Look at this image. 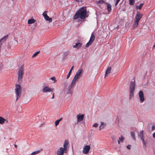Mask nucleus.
I'll use <instances>...</instances> for the list:
<instances>
[{
	"label": "nucleus",
	"instance_id": "f257e3e1",
	"mask_svg": "<svg viewBox=\"0 0 155 155\" xmlns=\"http://www.w3.org/2000/svg\"><path fill=\"white\" fill-rule=\"evenodd\" d=\"M83 69L82 68L79 69L76 72L74 78L70 84V85L68 88V90H69V91L68 92V93H71L70 89L72 88L74 85L78 81L80 77H81L83 74Z\"/></svg>",
	"mask_w": 155,
	"mask_h": 155
},
{
	"label": "nucleus",
	"instance_id": "f03ea898",
	"mask_svg": "<svg viewBox=\"0 0 155 155\" xmlns=\"http://www.w3.org/2000/svg\"><path fill=\"white\" fill-rule=\"evenodd\" d=\"M86 13V7H82L77 11L74 15V18L76 19L80 18L81 19H84L86 17H88Z\"/></svg>",
	"mask_w": 155,
	"mask_h": 155
},
{
	"label": "nucleus",
	"instance_id": "7ed1b4c3",
	"mask_svg": "<svg viewBox=\"0 0 155 155\" xmlns=\"http://www.w3.org/2000/svg\"><path fill=\"white\" fill-rule=\"evenodd\" d=\"M68 141L67 140L64 141L63 147H60L57 151V155H63L64 153H67L68 150Z\"/></svg>",
	"mask_w": 155,
	"mask_h": 155
},
{
	"label": "nucleus",
	"instance_id": "20e7f679",
	"mask_svg": "<svg viewBox=\"0 0 155 155\" xmlns=\"http://www.w3.org/2000/svg\"><path fill=\"white\" fill-rule=\"evenodd\" d=\"M135 86V80L133 79L132 81L130 82V84L129 96L130 99H131L134 96Z\"/></svg>",
	"mask_w": 155,
	"mask_h": 155
},
{
	"label": "nucleus",
	"instance_id": "39448f33",
	"mask_svg": "<svg viewBox=\"0 0 155 155\" xmlns=\"http://www.w3.org/2000/svg\"><path fill=\"white\" fill-rule=\"evenodd\" d=\"M21 87L20 85L16 84L15 89L16 97V101H17L21 97Z\"/></svg>",
	"mask_w": 155,
	"mask_h": 155
},
{
	"label": "nucleus",
	"instance_id": "423d86ee",
	"mask_svg": "<svg viewBox=\"0 0 155 155\" xmlns=\"http://www.w3.org/2000/svg\"><path fill=\"white\" fill-rule=\"evenodd\" d=\"M24 66H21L19 69L18 72V81L20 82L23 78V76L24 74Z\"/></svg>",
	"mask_w": 155,
	"mask_h": 155
},
{
	"label": "nucleus",
	"instance_id": "0eeeda50",
	"mask_svg": "<svg viewBox=\"0 0 155 155\" xmlns=\"http://www.w3.org/2000/svg\"><path fill=\"white\" fill-rule=\"evenodd\" d=\"M95 36L92 33L91 35V37L89 41L86 44L85 47L87 48L89 47L93 43L95 39Z\"/></svg>",
	"mask_w": 155,
	"mask_h": 155
},
{
	"label": "nucleus",
	"instance_id": "6e6552de",
	"mask_svg": "<svg viewBox=\"0 0 155 155\" xmlns=\"http://www.w3.org/2000/svg\"><path fill=\"white\" fill-rule=\"evenodd\" d=\"M138 95L140 102L141 103L143 102L145 100L143 92L142 91H140L138 94Z\"/></svg>",
	"mask_w": 155,
	"mask_h": 155
},
{
	"label": "nucleus",
	"instance_id": "1a4fd4ad",
	"mask_svg": "<svg viewBox=\"0 0 155 155\" xmlns=\"http://www.w3.org/2000/svg\"><path fill=\"white\" fill-rule=\"evenodd\" d=\"M91 149V147L90 145H86L84 147L82 152L84 154H87L89 151Z\"/></svg>",
	"mask_w": 155,
	"mask_h": 155
},
{
	"label": "nucleus",
	"instance_id": "9d476101",
	"mask_svg": "<svg viewBox=\"0 0 155 155\" xmlns=\"http://www.w3.org/2000/svg\"><path fill=\"white\" fill-rule=\"evenodd\" d=\"M143 15L142 14L140 13L139 12H137L135 16V20L139 22V21L142 18Z\"/></svg>",
	"mask_w": 155,
	"mask_h": 155
},
{
	"label": "nucleus",
	"instance_id": "9b49d317",
	"mask_svg": "<svg viewBox=\"0 0 155 155\" xmlns=\"http://www.w3.org/2000/svg\"><path fill=\"white\" fill-rule=\"evenodd\" d=\"M54 90L53 88H51L48 86L44 87L42 90V91L44 93H47V92H52Z\"/></svg>",
	"mask_w": 155,
	"mask_h": 155
},
{
	"label": "nucleus",
	"instance_id": "f8f14e48",
	"mask_svg": "<svg viewBox=\"0 0 155 155\" xmlns=\"http://www.w3.org/2000/svg\"><path fill=\"white\" fill-rule=\"evenodd\" d=\"M43 16L44 17L45 19L48 21L49 22H51L52 19L51 18L49 17L47 15L46 12H45L43 14Z\"/></svg>",
	"mask_w": 155,
	"mask_h": 155
},
{
	"label": "nucleus",
	"instance_id": "ddd939ff",
	"mask_svg": "<svg viewBox=\"0 0 155 155\" xmlns=\"http://www.w3.org/2000/svg\"><path fill=\"white\" fill-rule=\"evenodd\" d=\"M84 115L83 114H79L77 115V122H79L82 121L84 118Z\"/></svg>",
	"mask_w": 155,
	"mask_h": 155
},
{
	"label": "nucleus",
	"instance_id": "4468645a",
	"mask_svg": "<svg viewBox=\"0 0 155 155\" xmlns=\"http://www.w3.org/2000/svg\"><path fill=\"white\" fill-rule=\"evenodd\" d=\"M111 68L110 67H108L106 70L104 76V78L108 76L111 72Z\"/></svg>",
	"mask_w": 155,
	"mask_h": 155
},
{
	"label": "nucleus",
	"instance_id": "2eb2a0df",
	"mask_svg": "<svg viewBox=\"0 0 155 155\" xmlns=\"http://www.w3.org/2000/svg\"><path fill=\"white\" fill-rule=\"evenodd\" d=\"M8 123V121L6 119H5L2 117H0V124H2L5 123Z\"/></svg>",
	"mask_w": 155,
	"mask_h": 155
},
{
	"label": "nucleus",
	"instance_id": "dca6fc26",
	"mask_svg": "<svg viewBox=\"0 0 155 155\" xmlns=\"http://www.w3.org/2000/svg\"><path fill=\"white\" fill-rule=\"evenodd\" d=\"M82 44L80 43H76L75 45H73V48H77V49H79L82 46Z\"/></svg>",
	"mask_w": 155,
	"mask_h": 155
},
{
	"label": "nucleus",
	"instance_id": "f3484780",
	"mask_svg": "<svg viewBox=\"0 0 155 155\" xmlns=\"http://www.w3.org/2000/svg\"><path fill=\"white\" fill-rule=\"evenodd\" d=\"M106 124L105 123H104V122H101V124L100 125V126L99 127V130H101L102 129H104L106 126Z\"/></svg>",
	"mask_w": 155,
	"mask_h": 155
},
{
	"label": "nucleus",
	"instance_id": "a211bd4d",
	"mask_svg": "<svg viewBox=\"0 0 155 155\" xmlns=\"http://www.w3.org/2000/svg\"><path fill=\"white\" fill-rule=\"evenodd\" d=\"M36 22V20H34L33 18L29 19L28 21V24H31L33 23Z\"/></svg>",
	"mask_w": 155,
	"mask_h": 155
},
{
	"label": "nucleus",
	"instance_id": "6ab92c4d",
	"mask_svg": "<svg viewBox=\"0 0 155 155\" xmlns=\"http://www.w3.org/2000/svg\"><path fill=\"white\" fill-rule=\"evenodd\" d=\"M106 4L107 5V8L108 11L109 12H110L111 10V6L109 3H106Z\"/></svg>",
	"mask_w": 155,
	"mask_h": 155
},
{
	"label": "nucleus",
	"instance_id": "aec40b11",
	"mask_svg": "<svg viewBox=\"0 0 155 155\" xmlns=\"http://www.w3.org/2000/svg\"><path fill=\"white\" fill-rule=\"evenodd\" d=\"M139 25V21L135 20L134 21V23L133 25V27L134 28L137 27Z\"/></svg>",
	"mask_w": 155,
	"mask_h": 155
},
{
	"label": "nucleus",
	"instance_id": "412c9836",
	"mask_svg": "<svg viewBox=\"0 0 155 155\" xmlns=\"http://www.w3.org/2000/svg\"><path fill=\"white\" fill-rule=\"evenodd\" d=\"M124 139V137L122 136L120 137L119 138V140H118V143L119 144H120V143L123 142V140Z\"/></svg>",
	"mask_w": 155,
	"mask_h": 155
},
{
	"label": "nucleus",
	"instance_id": "4be33fe9",
	"mask_svg": "<svg viewBox=\"0 0 155 155\" xmlns=\"http://www.w3.org/2000/svg\"><path fill=\"white\" fill-rule=\"evenodd\" d=\"M62 119V118H60L59 119L56 120L54 123L55 126L57 127V126L59 124L60 121H61Z\"/></svg>",
	"mask_w": 155,
	"mask_h": 155
},
{
	"label": "nucleus",
	"instance_id": "5701e85b",
	"mask_svg": "<svg viewBox=\"0 0 155 155\" xmlns=\"http://www.w3.org/2000/svg\"><path fill=\"white\" fill-rule=\"evenodd\" d=\"M143 134V130L141 131L140 132L139 134L138 135V136L140 138L142 137H144Z\"/></svg>",
	"mask_w": 155,
	"mask_h": 155
},
{
	"label": "nucleus",
	"instance_id": "b1692460",
	"mask_svg": "<svg viewBox=\"0 0 155 155\" xmlns=\"http://www.w3.org/2000/svg\"><path fill=\"white\" fill-rule=\"evenodd\" d=\"M130 134L132 138L134 139V140H136V138L135 137V133L134 132L132 131L130 133Z\"/></svg>",
	"mask_w": 155,
	"mask_h": 155
},
{
	"label": "nucleus",
	"instance_id": "393cba45",
	"mask_svg": "<svg viewBox=\"0 0 155 155\" xmlns=\"http://www.w3.org/2000/svg\"><path fill=\"white\" fill-rule=\"evenodd\" d=\"M40 150H38L32 152L30 155H35L39 153L40 152Z\"/></svg>",
	"mask_w": 155,
	"mask_h": 155
},
{
	"label": "nucleus",
	"instance_id": "a878e982",
	"mask_svg": "<svg viewBox=\"0 0 155 155\" xmlns=\"http://www.w3.org/2000/svg\"><path fill=\"white\" fill-rule=\"evenodd\" d=\"M8 37V35H7L5 36H4L3 38L1 39V40L2 41V42L5 41L7 39Z\"/></svg>",
	"mask_w": 155,
	"mask_h": 155
},
{
	"label": "nucleus",
	"instance_id": "bb28decb",
	"mask_svg": "<svg viewBox=\"0 0 155 155\" xmlns=\"http://www.w3.org/2000/svg\"><path fill=\"white\" fill-rule=\"evenodd\" d=\"M143 3H141L140 5L139 6H136V9H140L141 8H142V7L143 6Z\"/></svg>",
	"mask_w": 155,
	"mask_h": 155
},
{
	"label": "nucleus",
	"instance_id": "cd10ccee",
	"mask_svg": "<svg viewBox=\"0 0 155 155\" xmlns=\"http://www.w3.org/2000/svg\"><path fill=\"white\" fill-rule=\"evenodd\" d=\"M50 79L52 81H54L53 83H55L57 81V80L56 78L54 76L53 77H51Z\"/></svg>",
	"mask_w": 155,
	"mask_h": 155
},
{
	"label": "nucleus",
	"instance_id": "c85d7f7f",
	"mask_svg": "<svg viewBox=\"0 0 155 155\" xmlns=\"http://www.w3.org/2000/svg\"><path fill=\"white\" fill-rule=\"evenodd\" d=\"M130 4L133 5L134 4V0H129Z\"/></svg>",
	"mask_w": 155,
	"mask_h": 155
},
{
	"label": "nucleus",
	"instance_id": "c756f323",
	"mask_svg": "<svg viewBox=\"0 0 155 155\" xmlns=\"http://www.w3.org/2000/svg\"><path fill=\"white\" fill-rule=\"evenodd\" d=\"M104 2L103 0H100L97 2V4H100L103 3Z\"/></svg>",
	"mask_w": 155,
	"mask_h": 155
},
{
	"label": "nucleus",
	"instance_id": "7c9ffc66",
	"mask_svg": "<svg viewBox=\"0 0 155 155\" xmlns=\"http://www.w3.org/2000/svg\"><path fill=\"white\" fill-rule=\"evenodd\" d=\"M40 52V51H37L32 56V57H34L36 56Z\"/></svg>",
	"mask_w": 155,
	"mask_h": 155
},
{
	"label": "nucleus",
	"instance_id": "2f4dec72",
	"mask_svg": "<svg viewBox=\"0 0 155 155\" xmlns=\"http://www.w3.org/2000/svg\"><path fill=\"white\" fill-rule=\"evenodd\" d=\"M141 140L142 141V142L143 143L144 145L145 146L146 144V142H145L144 140V137H142L140 138Z\"/></svg>",
	"mask_w": 155,
	"mask_h": 155
},
{
	"label": "nucleus",
	"instance_id": "473e14b6",
	"mask_svg": "<svg viewBox=\"0 0 155 155\" xmlns=\"http://www.w3.org/2000/svg\"><path fill=\"white\" fill-rule=\"evenodd\" d=\"M98 124L95 123L93 125V126L94 127H98Z\"/></svg>",
	"mask_w": 155,
	"mask_h": 155
},
{
	"label": "nucleus",
	"instance_id": "72a5a7b5",
	"mask_svg": "<svg viewBox=\"0 0 155 155\" xmlns=\"http://www.w3.org/2000/svg\"><path fill=\"white\" fill-rule=\"evenodd\" d=\"M114 0L115 1V5L116 6L117 5V4L119 2L120 0Z\"/></svg>",
	"mask_w": 155,
	"mask_h": 155
},
{
	"label": "nucleus",
	"instance_id": "f704fd0d",
	"mask_svg": "<svg viewBox=\"0 0 155 155\" xmlns=\"http://www.w3.org/2000/svg\"><path fill=\"white\" fill-rule=\"evenodd\" d=\"M71 74L70 73L68 72V74L67 76V79H68L70 77Z\"/></svg>",
	"mask_w": 155,
	"mask_h": 155
},
{
	"label": "nucleus",
	"instance_id": "c9c22d12",
	"mask_svg": "<svg viewBox=\"0 0 155 155\" xmlns=\"http://www.w3.org/2000/svg\"><path fill=\"white\" fill-rule=\"evenodd\" d=\"M73 68H74V66H73L71 68V69L70 71H69V73H70L71 74V71H72V70H73Z\"/></svg>",
	"mask_w": 155,
	"mask_h": 155
},
{
	"label": "nucleus",
	"instance_id": "e433bc0d",
	"mask_svg": "<svg viewBox=\"0 0 155 155\" xmlns=\"http://www.w3.org/2000/svg\"><path fill=\"white\" fill-rule=\"evenodd\" d=\"M130 147L131 145H128L127 146V148L128 149H130Z\"/></svg>",
	"mask_w": 155,
	"mask_h": 155
},
{
	"label": "nucleus",
	"instance_id": "4c0bfd02",
	"mask_svg": "<svg viewBox=\"0 0 155 155\" xmlns=\"http://www.w3.org/2000/svg\"><path fill=\"white\" fill-rule=\"evenodd\" d=\"M44 125V124L43 123V124H40V125H39L38 126H39V127H41V126H43Z\"/></svg>",
	"mask_w": 155,
	"mask_h": 155
},
{
	"label": "nucleus",
	"instance_id": "58836bf2",
	"mask_svg": "<svg viewBox=\"0 0 155 155\" xmlns=\"http://www.w3.org/2000/svg\"><path fill=\"white\" fill-rule=\"evenodd\" d=\"M153 137L155 138V132L153 134Z\"/></svg>",
	"mask_w": 155,
	"mask_h": 155
},
{
	"label": "nucleus",
	"instance_id": "ea45409f",
	"mask_svg": "<svg viewBox=\"0 0 155 155\" xmlns=\"http://www.w3.org/2000/svg\"><path fill=\"white\" fill-rule=\"evenodd\" d=\"M155 129V126H153L152 127V130H153Z\"/></svg>",
	"mask_w": 155,
	"mask_h": 155
},
{
	"label": "nucleus",
	"instance_id": "a19ab883",
	"mask_svg": "<svg viewBox=\"0 0 155 155\" xmlns=\"http://www.w3.org/2000/svg\"><path fill=\"white\" fill-rule=\"evenodd\" d=\"M54 94L53 93L52 94V98L53 99L54 98Z\"/></svg>",
	"mask_w": 155,
	"mask_h": 155
},
{
	"label": "nucleus",
	"instance_id": "79ce46f5",
	"mask_svg": "<svg viewBox=\"0 0 155 155\" xmlns=\"http://www.w3.org/2000/svg\"><path fill=\"white\" fill-rule=\"evenodd\" d=\"M78 2H80L82 1V0H76Z\"/></svg>",
	"mask_w": 155,
	"mask_h": 155
},
{
	"label": "nucleus",
	"instance_id": "37998d69",
	"mask_svg": "<svg viewBox=\"0 0 155 155\" xmlns=\"http://www.w3.org/2000/svg\"><path fill=\"white\" fill-rule=\"evenodd\" d=\"M2 40H1V39H0V44H2Z\"/></svg>",
	"mask_w": 155,
	"mask_h": 155
},
{
	"label": "nucleus",
	"instance_id": "c03bdc74",
	"mask_svg": "<svg viewBox=\"0 0 155 155\" xmlns=\"http://www.w3.org/2000/svg\"><path fill=\"white\" fill-rule=\"evenodd\" d=\"M65 54L66 55H68V54L67 53H65L64 54Z\"/></svg>",
	"mask_w": 155,
	"mask_h": 155
},
{
	"label": "nucleus",
	"instance_id": "a18cd8bd",
	"mask_svg": "<svg viewBox=\"0 0 155 155\" xmlns=\"http://www.w3.org/2000/svg\"><path fill=\"white\" fill-rule=\"evenodd\" d=\"M15 147L16 148V147H17V145H15Z\"/></svg>",
	"mask_w": 155,
	"mask_h": 155
},
{
	"label": "nucleus",
	"instance_id": "49530a36",
	"mask_svg": "<svg viewBox=\"0 0 155 155\" xmlns=\"http://www.w3.org/2000/svg\"><path fill=\"white\" fill-rule=\"evenodd\" d=\"M114 137V138L115 139V137Z\"/></svg>",
	"mask_w": 155,
	"mask_h": 155
}]
</instances>
